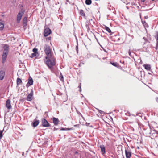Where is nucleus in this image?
I'll return each instance as SVG.
<instances>
[{"label":"nucleus","mask_w":158,"mask_h":158,"mask_svg":"<svg viewBox=\"0 0 158 158\" xmlns=\"http://www.w3.org/2000/svg\"><path fill=\"white\" fill-rule=\"evenodd\" d=\"M78 87L80 88L79 91L80 92H81V84H80V85Z\"/></svg>","instance_id":"obj_30"},{"label":"nucleus","mask_w":158,"mask_h":158,"mask_svg":"<svg viewBox=\"0 0 158 158\" xmlns=\"http://www.w3.org/2000/svg\"><path fill=\"white\" fill-rule=\"evenodd\" d=\"M44 51L47 56L46 57V59H48L49 57L52 56L51 49L49 46L47 45H45L44 48Z\"/></svg>","instance_id":"obj_3"},{"label":"nucleus","mask_w":158,"mask_h":158,"mask_svg":"<svg viewBox=\"0 0 158 158\" xmlns=\"http://www.w3.org/2000/svg\"><path fill=\"white\" fill-rule=\"evenodd\" d=\"M144 27L146 28L148 27V25L147 23H146L143 25Z\"/></svg>","instance_id":"obj_27"},{"label":"nucleus","mask_w":158,"mask_h":158,"mask_svg":"<svg viewBox=\"0 0 158 158\" xmlns=\"http://www.w3.org/2000/svg\"><path fill=\"white\" fill-rule=\"evenodd\" d=\"M17 85H19L20 84H21L22 83V81L19 78H18L17 79Z\"/></svg>","instance_id":"obj_17"},{"label":"nucleus","mask_w":158,"mask_h":158,"mask_svg":"<svg viewBox=\"0 0 158 158\" xmlns=\"http://www.w3.org/2000/svg\"><path fill=\"white\" fill-rule=\"evenodd\" d=\"M85 3L87 5H90L92 3V1L91 0H85Z\"/></svg>","instance_id":"obj_18"},{"label":"nucleus","mask_w":158,"mask_h":158,"mask_svg":"<svg viewBox=\"0 0 158 158\" xmlns=\"http://www.w3.org/2000/svg\"><path fill=\"white\" fill-rule=\"evenodd\" d=\"M42 125L44 127H48L50 126V125L48 121L45 118H43L42 119Z\"/></svg>","instance_id":"obj_5"},{"label":"nucleus","mask_w":158,"mask_h":158,"mask_svg":"<svg viewBox=\"0 0 158 158\" xmlns=\"http://www.w3.org/2000/svg\"><path fill=\"white\" fill-rule=\"evenodd\" d=\"M155 37L156 39L157 44H158V31L156 32V35L155 36Z\"/></svg>","instance_id":"obj_22"},{"label":"nucleus","mask_w":158,"mask_h":158,"mask_svg":"<svg viewBox=\"0 0 158 158\" xmlns=\"http://www.w3.org/2000/svg\"><path fill=\"white\" fill-rule=\"evenodd\" d=\"M142 1L143 2H144V0H142Z\"/></svg>","instance_id":"obj_41"},{"label":"nucleus","mask_w":158,"mask_h":158,"mask_svg":"<svg viewBox=\"0 0 158 158\" xmlns=\"http://www.w3.org/2000/svg\"><path fill=\"white\" fill-rule=\"evenodd\" d=\"M6 106L8 109H10L11 108V106L10 105V100H7L6 102Z\"/></svg>","instance_id":"obj_11"},{"label":"nucleus","mask_w":158,"mask_h":158,"mask_svg":"<svg viewBox=\"0 0 158 158\" xmlns=\"http://www.w3.org/2000/svg\"><path fill=\"white\" fill-rule=\"evenodd\" d=\"M5 70H1L0 71V80H2L4 78L5 75Z\"/></svg>","instance_id":"obj_8"},{"label":"nucleus","mask_w":158,"mask_h":158,"mask_svg":"<svg viewBox=\"0 0 158 158\" xmlns=\"http://www.w3.org/2000/svg\"><path fill=\"white\" fill-rule=\"evenodd\" d=\"M110 64L113 65L114 66H117L118 65V64L116 62H110Z\"/></svg>","instance_id":"obj_25"},{"label":"nucleus","mask_w":158,"mask_h":158,"mask_svg":"<svg viewBox=\"0 0 158 158\" xmlns=\"http://www.w3.org/2000/svg\"><path fill=\"white\" fill-rule=\"evenodd\" d=\"M142 23L143 25L146 23L145 21H142Z\"/></svg>","instance_id":"obj_32"},{"label":"nucleus","mask_w":158,"mask_h":158,"mask_svg":"<svg viewBox=\"0 0 158 158\" xmlns=\"http://www.w3.org/2000/svg\"><path fill=\"white\" fill-rule=\"evenodd\" d=\"M128 53H129V54L130 55V56H131V53L130 50L128 52Z\"/></svg>","instance_id":"obj_33"},{"label":"nucleus","mask_w":158,"mask_h":158,"mask_svg":"<svg viewBox=\"0 0 158 158\" xmlns=\"http://www.w3.org/2000/svg\"><path fill=\"white\" fill-rule=\"evenodd\" d=\"M46 62V63L49 69L52 70L53 69V67L55 66L56 64V61L54 58L49 57Z\"/></svg>","instance_id":"obj_1"},{"label":"nucleus","mask_w":158,"mask_h":158,"mask_svg":"<svg viewBox=\"0 0 158 158\" xmlns=\"http://www.w3.org/2000/svg\"><path fill=\"white\" fill-rule=\"evenodd\" d=\"M100 147L101 149L102 153V155H104L106 153V150L105 146L103 145H100Z\"/></svg>","instance_id":"obj_12"},{"label":"nucleus","mask_w":158,"mask_h":158,"mask_svg":"<svg viewBox=\"0 0 158 158\" xmlns=\"http://www.w3.org/2000/svg\"><path fill=\"white\" fill-rule=\"evenodd\" d=\"M4 27V24L1 23H0V31L3 29Z\"/></svg>","instance_id":"obj_19"},{"label":"nucleus","mask_w":158,"mask_h":158,"mask_svg":"<svg viewBox=\"0 0 158 158\" xmlns=\"http://www.w3.org/2000/svg\"><path fill=\"white\" fill-rule=\"evenodd\" d=\"M61 130H63V131H64V130H66L65 129V128H62V129H61Z\"/></svg>","instance_id":"obj_37"},{"label":"nucleus","mask_w":158,"mask_h":158,"mask_svg":"<svg viewBox=\"0 0 158 158\" xmlns=\"http://www.w3.org/2000/svg\"><path fill=\"white\" fill-rule=\"evenodd\" d=\"M9 46L5 44L3 47V52L2 55V62L4 63L6 60L9 52Z\"/></svg>","instance_id":"obj_2"},{"label":"nucleus","mask_w":158,"mask_h":158,"mask_svg":"<svg viewBox=\"0 0 158 158\" xmlns=\"http://www.w3.org/2000/svg\"><path fill=\"white\" fill-rule=\"evenodd\" d=\"M100 46H101V47L103 48V50H104L105 52H106V50L105 49H104V48L102 47V46H101V45H100Z\"/></svg>","instance_id":"obj_34"},{"label":"nucleus","mask_w":158,"mask_h":158,"mask_svg":"<svg viewBox=\"0 0 158 158\" xmlns=\"http://www.w3.org/2000/svg\"><path fill=\"white\" fill-rule=\"evenodd\" d=\"M156 101H157V102H158V97H157L156 98Z\"/></svg>","instance_id":"obj_35"},{"label":"nucleus","mask_w":158,"mask_h":158,"mask_svg":"<svg viewBox=\"0 0 158 158\" xmlns=\"http://www.w3.org/2000/svg\"><path fill=\"white\" fill-rule=\"evenodd\" d=\"M37 54H36L35 53H32L31 54L32 57H33L36 56L37 55Z\"/></svg>","instance_id":"obj_29"},{"label":"nucleus","mask_w":158,"mask_h":158,"mask_svg":"<svg viewBox=\"0 0 158 158\" xmlns=\"http://www.w3.org/2000/svg\"><path fill=\"white\" fill-rule=\"evenodd\" d=\"M67 129L69 130H70V129H71V128H67Z\"/></svg>","instance_id":"obj_40"},{"label":"nucleus","mask_w":158,"mask_h":158,"mask_svg":"<svg viewBox=\"0 0 158 158\" xmlns=\"http://www.w3.org/2000/svg\"><path fill=\"white\" fill-rule=\"evenodd\" d=\"M125 152L126 158H130L131 155V152L126 149Z\"/></svg>","instance_id":"obj_9"},{"label":"nucleus","mask_w":158,"mask_h":158,"mask_svg":"<svg viewBox=\"0 0 158 158\" xmlns=\"http://www.w3.org/2000/svg\"><path fill=\"white\" fill-rule=\"evenodd\" d=\"M78 46H76V51H77V53H78Z\"/></svg>","instance_id":"obj_31"},{"label":"nucleus","mask_w":158,"mask_h":158,"mask_svg":"<svg viewBox=\"0 0 158 158\" xmlns=\"http://www.w3.org/2000/svg\"><path fill=\"white\" fill-rule=\"evenodd\" d=\"M39 120H35L32 123V125L33 127H36L39 124Z\"/></svg>","instance_id":"obj_15"},{"label":"nucleus","mask_w":158,"mask_h":158,"mask_svg":"<svg viewBox=\"0 0 158 158\" xmlns=\"http://www.w3.org/2000/svg\"><path fill=\"white\" fill-rule=\"evenodd\" d=\"M143 67L147 70H150L151 69V66L150 64H144L143 65Z\"/></svg>","instance_id":"obj_13"},{"label":"nucleus","mask_w":158,"mask_h":158,"mask_svg":"<svg viewBox=\"0 0 158 158\" xmlns=\"http://www.w3.org/2000/svg\"><path fill=\"white\" fill-rule=\"evenodd\" d=\"M61 76L60 77V80L61 81H64V78L63 76L62 75L61 73H60Z\"/></svg>","instance_id":"obj_26"},{"label":"nucleus","mask_w":158,"mask_h":158,"mask_svg":"<svg viewBox=\"0 0 158 158\" xmlns=\"http://www.w3.org/2000/svg\"><path fill=\"white\" fill-rule=\"evenodd\" d=\"M105 29L109 33H110V32H111V31L110 29L108 27L106 26L105 27Z\"/></svg>","instance_id":"obj_21"},{"label":"nucleus","mask_w":158,"mask_h":158,"mask_svg":"<svg viewBox=\"0 0 158 158\" xmlns=\"http://www.w3.org/2000/svg\"><path fill=\"white\" fill-rule=\"evenodd\" d=\"M3 131V130H0V140L3 137L2 133Z\"/></svg>","instance_id":"obj_23"},{"label":"nucleus","mask_w":158,"mask_h":158,"mask_svg":"<svg viewBox=\"0 0 158 158\" xmlns=\"http://www.w3.org/2000/svg\"><path fill=\"white\" fill-rule=\"evenodd\" d=\"M27 18L26 17H24L23 20V27H25L27 26Z\"/></svg>","instance_id":"obj_14"},{"label":"nucleus","mask_w":158,"mask_h":158,"mask_svg":"<svg viewBox=\"0 0 158 158\" xmlns=\"http://www.w3.org/2000/svg\"><path fill=\"white\" fill-rule=\"evenodd\" d=\"M148 16H144V18L145 19H148Z\"/></svg>","instance_id":"obj_36"},{"label":"nucleus","mask_w":158,"mask_h":158,"mask_svg":"<svg viewBox=\"0 0 158 158\" xmlns=\"http://www.w3.org/2000/svg\"><path fill=\"white\" fill-rule=\"evenodd\" d=\"M33 95V91L32 90L31 91L28 95L26 100L28 101H31L32 100Z\"/></svg>","instance_id":"obj_7"},{"label":"nucleus","mask_w":158,"mask_h":158,"mask_svg":"<svg viewBox=\"0 0 158 158\" xmlns=\"http://www.w3.org/2000/svg\"><path fill=\"white\" fill-rule=\"evenodd\" d=\"M33 51L34 52V53H35L36 54H38L37 51H38V49L37 48H34L33 49Z\"/></svg>","instance_id":"obj_24"},{"label":"nucleus","mask_w":158,"mask_h":158,"mask_svg":"<svg viewBox=\"0 0 158 158\" xmlns=\"http://www.w3.org/2000/svg\"><path fill=\"white\" fill-rule=\"evenodd\" d=\"M75 154H77L78 153V152L77 151H76L75 152Z\"/></svg>","instance_id":"obj_38"},{"label":"nucleus","mask_w":158,"mask_h":158,"mask_svg":"<svg viewBox=\"0 0 158 158\" xmlns=\"http://www.w3.org/2000/svg\"><path fill=\"white\" fill-rule=\"evenodd\" d=\"M51 33V30L48 28H46L45 29L44 33V36L46 37L50 35Z\"/></svg>","instance_id":"obj_6"},{"label":"nucleus","mask_w":158,"mask_h":158,"mask_svg":"<svg viewBox=\"0 0 158 158\" xmlns=\"http://www.w3.org/2000/svg\"><path fill=\"white\" fill-rule=\"evenodd\" d=\"M33 81L32 78L31 77H30L28 79V83L26 85V86L28 87L29 86L28 85V84L30 85H32L33 84Z\"/></svg>","instance_id":"obj_10"},{"label":"nucleus","mask_w":158,"mask_h":158,"mask_svg":"<svg viewBox=\"0 0 158 158\" xmlns=\"http://www.w3.org/2000/svg\"><path fill=\"white\" fill-rule=\"evenodd\" d=\"M95 39L96 40H97V41L98 42L99 44V42L98 41V39L96 37L95 38Z\"/></svg>","instance_id":"obj_39"},{"label":"nucleus","mask_w":158,"mask_h":158,"mask_svg":"<svg viewBox=\"0 0 158 158\" xmlns=\"http://www.w3.org/2000/svg\"><path fill=\"white\" fill-rule=\"evenodd\" d=\"M59 122V120L57 118L54 117L53 118V122L55 125H57Z\"/></svg>","instance_id":"obj_16"},{"label":"nucleus","mask_w":158,"mask_h":158,"mask_svg":"<svg viewBox=\"0 0 158 158\" xmlns=\"http://www.w3.org/2000/svg\"><path fill=\"white\" fill-rule=\"evenodd\" d=\"M97 109L98 110V111L99 112L100 114H103L104 113V112L103 111H102V110H99V109Z\"/></svg>","instance_id":"obj_28"},{"label":"nucleus","mask_w":158,"mask_h":158,"mask_svg":"<svg viewBox=\"0 0 158 158\" xmlns=\"http://www.w3.org/2000/svg\"><path fill=\"white\" fill-rule=\"evenodd\" d=\"M25 11L23 10L19 12L17 16V21L18 23H19Z\"/></svg>","instance_id":"obj_4"},{"label":"nucleus","mask_w":158,"mask_h":158,"mask_svg":"<svg viewBox=\"0 0 158 158\" xmlns=\"http://www.w3.org/2000/svg\"><path fill=\"white\" fill-rule=\"evenodd\" d=\"M80 14L82 16H85V14L83 10H80Z\"/></svg>","instance_id":"obj_20"}]
</instances>
